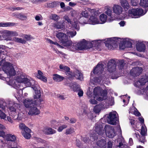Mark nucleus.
Here are the masks:
<instances>
[{
    "mask_svg": "<svg viewBox=\"0 0 148 148\" xmlns=\"http://www.w3.org/2000/svg\"><path fill=\"white\" fill-rule=\"evenodd\" d=\"M9 85L15 88L18 87L21 84H24L26 86H33L32 88L35 91L34 98V99L39 98L40 96V88L37 84H35V82L31 77L22 72H19L14 79H10L8 82Z\"/></svg>",
    "mask_w": 148,
    "mask_h": 148,
    "instance_id": "1",
    "label": "nucleus"
},
{
    "mask_svg": "<svg viewBox=\"0 0 148 148\" xmlns=\"http://www.w3.org/2000/svg\"><path fill=\"white\" fill-rule=\"evenodd\" d=\"M93 87L92 86H89L86 92V95L90 99L89 102L91 104H96L98 103L97 101H101L105 100L108 98L107 90H103L100 87H96L92 91Z\"/></svg>",
    "mask_w": 148,
    "mask_h": 148,
    "instance_id": "2",
    "label": "nucleus"
},
{
    "mask_svg": "<svg viewBox=\"0 0 148 148\" xmlns=\"http://www.w3.org/2000/svg\"><path fill=\"white\" fill-rule=\"evenodd\" d=\"M104 125V124H103ZM103 124H99L97 123L96 124L95 127V131L96 133H95L90 136V139L91 141H93L96 140L97 136H101L104 137L106 135L109 138H112L113 137L116 135V132L115 130H116V127H113V126L110 125H106L105 126L104 130H102V128L103 127Z\"/></svg>",
    "mask_w": 148,
    "mask_h": 148,
    "instance_id": "3",
    "label": "nucleus"
},
{
    "mask_svg": "<svg viewBox=\"0 0 148 148\" xmlns=\"http://www.w3.org/2000/svg\"><path fill=\"white\" fill-rule=\"evenodd\" d=\"M146 12V10L144 11L141 8H133L128 10L127 15L123 14L121 18L124 19L130 18H138L144 15Z\"/></svg>",
    "mask_w": 148,
    "mask_h": 148,
    "instance_id": "4",
    "label": "nucleus"
},
{
    "mask_svg": "<svg viewBox=\"0 0 148 148\" xmlns=\"http://www.w3.org/2000/svg\"><path fill=\"white\" fill-rule=\"evenodd\" d=\"M103 66L102 64H98L91 72V82L93 84L100 83L101 82V78L95 77L93 78V75L94 74H99L102 73L103 71Z\"/></svg>",
    "mask_w": 148,
    "mask_h": 148,
    "instance_id": "5",
    "label": "nucleus"
},
{
    "mask_svg": "<svg viewBox=\"0 0 148 148\" xmlns=\"http://www.w3.org/2000/svg\"><path fill=\"white\" fill-rule=\"evenodd\" d=\"M2 69L9 78L15 75L17 71L16 67L13 66L12 64L7 62L3 65Z\"/></svg>",
    "mask_w": 148,
    "mask_h": 148,
    "instance_id": "6",
    "label": "nucleus"
},
{
    "mask_svg": "<svg viewBox=\"0 0 148 148\" xmlns=\"http://www.w3.org/2000/svg\"><path fill=\"white\" fill-rule=\"evenodd\" d=\"M90 44V43L87 42L85 40L77 44L73 43L72 42V43L70 45V46L68 47V49L72 51H75L76 50L87 49L88 47L87 46Z\"/></svg>",
    "mask_w": 148,
    "mask_h": 148,
    "instance_id": "7",
    "label": "nucleus"
},
{
    "mask_svg": "<svg viewBox=\"0 0 148 148\" xmlns=\"http://www.w3.org/2000/svg\"><path fill=\"white\" fill-rule=\"evenodd\" d=\"M56 36L60 41L61 44L65 48L68 49L72 43V41L68 39L67 35L62 32H57Z\"/></svg>",
    "mask_w": 148,
    "mask_h": 148,
    "instance_id": "8",
    "label": "nucleus"
},
{
    "mask_svg": "<svg viewBox=\"0 0 148 148\" xmlns=\"http://www.w3.org/2000/svg\"><path fill=\"white\" fill-rule=\"evenodd\" d=\"M5 129V127L3 125L0 123V137H2L4 138L7 141L14 142L15 143L16 140V136L11 134L5 135L4 130Z\"/></svg>",
    "mask_w": 148,
    "mask_h": 148,
    "instance_id": "9",
    "label": "nucleus"
},
{
    "mask_svg": "<svg viewBox=\"0 0 148 148\" xmlns=\"http://www.w3.org/2000/svg\"><path fill=\"white\" fill-rule=\"evenodd\" d=\"M8 108L10 111L12 112V116L15 119H17L18 120H21L22 118L19 116L18 114L17 115L16 112V108H20V106L17 103H15L13 101H10L8 103Z\"/></svg>",
    "mask_w": 148,
    "mask_h": 148,
    "instance_id": "10",
    "label": "nucleus"
},
{
    "mask_svg": "<svg viewBox=\"0 0 148 148\" xmlns=\"http://www.w3.org/2000/svg\"><path fill=\"white\" fill-rule=\"evenodd\" d=\"M6 108V103L3 100H0V118L1 119H4L12 123L13 122V121L11 118L9 116H8L6 119V114L2 111V110H5Z\"/></svg>",
    "mask_w": 148,
    "mask_h": 148,
    "instance_id": "11",
    "label": "nucleus"
},
{
    "mask_svg": "<svg viewBox=\"0 0 148 148\" xmlns=\"http://www.w3.org/2000/svg\"><path fill=\"white\" fill-rule=\"evenodd\" d=\"M118 114L115 111L111 112L108 115L107 122L108 123L112 125H116L119 123L117 118Z\"/></svg>",
    "mask_w": 148,
    "mask_h": 148,
    "instance_id": "12",
    "label": "nucleus"
},
{
    "mask_svg": "<svg viewBox=\"0 0 148 148\" xmlns=\"http://www.w3.org/2000/svg\"><path fill=\"white\" fill-rule=\"evenodd\" d=\"M116 38H109L105 40L104 43L106 47L109 49L112 50L114 49L117 44V41Z\"/></svg>",
    "mask_w": 148,
    "mask_h": 148,
    "instance_id": "13",
    "label": "nucleus"
},
{
    "mask_svg": "<svg viewBox=\"0 0 148 148\" xmlns=\"http://www.w3.org/2000/svg\"><path fill=\"white\" fill-rule=\"evenodd\" d=\"M116 62L113 60H110L108 65V70L111 75L116 74Z\"/></svg>",
    "mask_w": 148,
    "mask_h": 148,
    "instance_id": "14",
    "label": "nucleus"
},
{
    "mask_svg": "<svg viewBox=\"0 0 148 148\" xmlns=\"http://www.w3.org/2000/svg\"><path fill=\"white\" fill-rule=\"evenodd\" d=\"M123 44L120 45V48L121 49H124L127 48H131L132 47V43L134 40L126 38L123 39Z\"/></svg>",
    "mask_w": 148,
    "mask_h": 148,
    "instance_id": "15",
    "label": "nucleus"
},
{
    "mask_svg": "<svg viewBox=\"0 0 148 148\" xmlns=\"http://www.w3.org/2000/svg\"><path fill=\"white\" fill-rule=\"evenodd\" d=\"M71 15L72 17H74L72 25V27L74 28L75 29L78 30L79 29V22L76 18H77V14L76 12L74 10H73L71 11Z\"/></svg>",
    "mask_w": 148,
    "mask_h": 148,
    "instance_id": "16",
    "label": "nucleus"
},
{
    "mask_svg": "<svg viewBox=\"0 0 148 148\" xmlns=\"http://www.w3.org/2000/svg\"><path fill=\"white\" fill-rule=\"evenodd\" d=\"M105 13L108 16V21L110 22L117 19V18L112 15L111 9L109 7H107L105 9Z\"/></svg>",
    "mask_w": 148,
    "mask_h": 148,
    "instance_id": "17",
    "label": "nucleus"
},
{
    "mask_svg": "<svg viewBox=\"0 0 148 148\" xmlns=\"http://www.w3.org/2000/svg\"><path fill=\"white\" fill-rule=\"evenodd\" d=\"M89 24L92 25H96L100 24L99 20L98 18L97 15L95 14V12L94 11V14H91L90 18L88 21Z\"/></svg>",
    "mask_w": 148,
    "mask_h": 148,
    "instance_id": "18",
    "label": "nucleus"
},
{
    "mask_svg": "<svg viewBox=\"0 0 148 148\" xmlns=\"http://www.w3.org/2000/svg\"><path fill=\"white\" fill-rule=\"evenodd\" d=\"M144 41H138L136 42V47L137 50L139 52H144L146 50L145 43Z\"/></svg>",
    "mask_w": 148,
    "mask_h": 148,
    "instance_id": "19",
    "label": "nucleus"
},
{
    "mask_svg": "<svg viewBox=\"0 0 148 148\" xmlns=\"http://www.w3.org/2000/svg\"><path fill=\"white\" fill-rule=\"evenodd\" d=\"M92 14H94V10L87 8L82 11L81 14L82 16L87 18L89 15L91 16Z\"/></svg>",
    "mask_w": 148,
    "mask_h": 148,
    "instance_id": "20",
    "label": "nucleus"
},
{
    "mask_svg": "<svg viewBox=\"0 0 148 148\" xmlns=\"http://www.w3.org/2000/svg\"><path fill=\"white\" fill-rule=\"evenodd\" d=\"M142 69L140 67H136L133 68L130 71V74L134 77L139 75L142 72Z\"/></svg>",
    "mask_w": 148,
    "mask_h": 148,
    "instance_id": "21",
    "label": "nucleus"
},
{
    "mask_svg": "<svg viewBox=\"0 0 148 148\" xmlns=\"http://www.w3.org/2000/svg\"><path fill=\"white\" fill-rule=\"evenodd\" d=\"M112 10L114 13L117 15H120L123 12V9L120 5H114L112 7Z\"/></svg>",
    "mask_w": 148,
    "mask_h": 148,
    "instance_id": "22",
    "label": "nucleus"
},
{
    "mask_svg": "<svg viewBox=\"0 0 148 148\" xmlns=\"http://www.w3.org/2000/svg\"><path fill=\"white\" fill-rule=\"evenodd\" d=\"M36 101L35 100H32L31 99H25L23 101L24 106L26 108H30L33 106L35 103Z\"/></svg>",
    "mask_w": 148,
    "mask_h": 148,
    "instance_id": "23",
    "label": "nucleus"
},
{
    "mask_svg": "<svg viewBox=\"0 0 148 148\" xmlns=\"http://www.w3.org/2000/svg\"><path fill=\"white\" fill-rule=\"evenodd\" d=\"M40 113L39 110L34 105L30 108L28 112V114L31 116L37 115Z\"/></svg>",
    "mask_w": 148,
    "mask_h": 148,
    "instance_id": "24",
    "label": "nucleus"
},
{
    "mask_svg": "<svg viewBox=\"0 0 148 148\" xmlns=\"http://www.w3.org/2000/svg\"><path fill=\"white\" fill-rule=\"evenodd\" d=\"M0 34H6L8 36H17L18 35V33L14 31H9L7 30H3L0 31Z\"/></svg>",
    "mask_w": 148,
    "mask_h": 148,
    "instance_id": "25",
    "label": "nucleus"
},
{
    "mask_svg": "<svg viewBox=\"0 0 148 148\" xmlns=\"http://www.w3.org/2000/svg\"><path fill=\"white\" fill-rule=\"evenodd\" d=\"M59 68L62 71H65L66 75L68 77L71 76V72L70 71V69L68 67L61 64H60Z\"/></svg>",
    "mask_w": 148,
    "mask_h": 148,
    "instance_id": "26",
    "label": "nucleus"
},
{
    "mask_svg": "<svg viewBox=\"0 0 148 148\" xmlns=\"http://www.w3.org/2000/svg\"><path fill=\"white\" fill-rule=\"evenodd\" d=\"M74 76L77 79L82 80L83 79V75L82 73L78 70H76L73 73H71V76L69 77H71Z\"/></svg>",
    "mask_w": 148,
    "mask_h": 148,
    "instance_id": "27",
    "label": "nucleus"
},
{
    "mask_svg": "<svg viewBox=\"0 0 148 148\" xmlns=\"http://www.w3.org/2000/svg\"><path fill=\"white\" fill-rule=\"evenodd\" d=\"M108 17L107 15L104 14H101L99 16L100 24H103L106 21H108Z\"/></svg>",
    "mask_w": 148,
    "mask_h": 148,
    "instance_id": "28",
    "label": "nucleus"
},
{
    "mask_svg": "<svg viewBox=\"0 0 148 148\" xmlns=\"http://www.w3.org/2000/svg\"><path fill=\"white\" fill-rule=\"evenodd\" d=\"M37 77L44 82H46L47 81V77L43 75V73L40 70L38 71Z\"/></svg>",
    "mask_w": 148,
    "mask_h": 148,
    "instance_id": "29",
    "label": "nucleus"
},
{
    "mask_svg": "<svg viewBox=\"0 0 148 148\" xmlns=\"http://www.w3.org/2000/svg\"><path fill=\"white\" fill-rule=\"evenodd\" d=\"M53 78L55 81L59 82L62 81L64 77L57 74H54L53 75Z\"/></svg>",
    "mask_w": 148,
    "mask_h": 148,
    "instance_id": "30",
    "label": "nucleus"
},
{
    "mask_svg": "<svg viewBox=\"0 0 148 148\" xmlns=\"http://www.w3.org/2000/svg\"><path fill=\"white\" fill-rule=\"evenodd\" d=\"M68 86L70 87L74 91H77L80 89V86L75 83H70L68 84Z\"/></svg>",
    "mask_w": 148,
    "mask_h": 148,
    "instance_id": "31",
    "label": "nucleus"
},
{
    "mask_svg": "<svg viewBox=\"0 0 148 148\" xmlns=\"http://www.w3.org/2000/svg\"><path fill=\"white\" fill-rule=\"evenodd\" d=\"M120 3L121 6L125 10H127L129 8L130 5L127 0H121Z\"/></svg>",
    "mask_w": 148,
    "mask_h": 148,
    "instance_id": "32",
    "label": "nucleus"
},
{
    "mask_svg": "<svg viewBox=\"0 0 148 148\" xmlns=\"http://www.w3.org/2000/svg\"><path fill=\"white\" fill-rule=\"evenodd\" d=\"M3 47L2 45L0 46V65L6 58V55L3 53V51L2 50L3 48Z\"/></svg>",
    "mask_w": 148,
    "mask_h": 148,
    "instance_id": "33",
    "label": "nucleus"
},
{
    "mask_svg": "<svg viewBox=\"0 0 148 148\" xmlns=\"http://www.w3.org/2000/svg\"><path fill=\"white\" fill-rule=\"evenodd\" d=\"M97 144L98 146L102 148H106V142L105 139H102L97 141Z\"/></svg>",
    "mask_w": 148,
    "mask_h": 148,
    "instance_id": "34",
    "label": "nucleus"
},
{
    "mask_svg": "<svg viewBox=\"0 0 148 148\" xmlns=\"http://www.w3.org/2000/svg\"><path fill=\"white\" fill-rule=\"evenodd\" d=\"M108 108V107L106 106L103 105V106H101L100 105H97L94 108V111L96 113L99 112L102 108Z\"/></svg>",
    "mask_w": 148,
    "mask_h": 148,
    "instance_id": "35",
    "label": "nucleus"
},
{
    "mask_svg": "<svg viewBox=\"0 0 148 148\" xmlns=\"http://www.w3.org/2000/svg\"><path fill=\"white\" fill-rule=\"evenodd\" d=\"M43 132L47 134H52L56 133V131L50 128H45L43 130Z\"/></svg>",
    "mask_w": 148,
    "mask_h": 148,
    "instance_id": "36",
    "label": "nucleus"
},
{
    "mask_svg": "<svg viewBox=\"0 0 148 148\" xmlns=\"http://www.w3.org/2000/svg\"><path fill=\"white\" fill-rule=\"evenodd\" d=\"M31 132V130L30 129V131L28 132L27 131H23L22 132V134L23 136L26 139H29L31 136L30 133Z\"/></svg>",
    "mask_w": 148,
    "mask_h": 148,
    "instance_id": "37",
    "label": "nucleus"
},
{
    "mask_svg": "<svg viewBox=\"0 0 148 148\" xmlns=\"http://www.w3.org/2000/svg\"><path fill=\"white\" fill-rule=\"evenodd\" d=\"M15 23H0V27L13 26L15 25Z\"/></svg>",
    "mask_w": 148,
    "mask_h": 148,
    "instance_id": "38",
    "label": "nucleus"
},
{
    "mask_svg": "<svg viewBox=\"0 0 148 148\" xmlns=\"http://www.w3.org/2000/svg\"><path fill=\"white\" fill-rule=\"evenodd\" d=\"M139 5L144 8L148 7V0H140Z\"/></svg>",
    "mask_w": 148,
    "mask_h": 148,
    "instance_id": "39",
    "label": "nucleus"
},
{
    "mask_svg": "<svg viewBox=\"0 0 148 148\" xmlns=\"http://www.w3.org/2000/svg\"><path fill=\"white\" fill-rule=\"evenodd\" d=\"M13 40L16 42L22 44L25 43L26 42L25 39L18 37H14Z\"/></svg>",
    "mask_w": 148,
    "mask_h": 148,
    "instance_id": "40",
    "label": "nucleus"
},
{
    "mask_svg": "<svg viewBox=\"0 0 148 148\" xmlns=\"http://www.w3.org/2000/svg\"><path fill=\"white\" fill-rule=\"evenodd\" d=\"M54 26L58 29H63L64 28V26L63 24L59 22L54 24Z\"/></svg>",
    "mask_w": 148,
    "mask_h": 148,
    "instance_id": "41",
    "label": "nucleus"
},
{
    "mask_svg": "<svg viewBox=\"0 0 148 148\" xmlns=\"http://www.w3.org/2000/svg\"><path fill=\"white\" fill-rule=\"evenodd\" d=\"M125 63L123 60L119 61L118 63V67L119 70H122L124 69Z\"/></svg>",
    "mask_w": 148,
    "mask_h": 148,
    "instance_id": "42",
    "label": "nucleus"
},
{
    "mask_svg": "<svg viewBox=\"0 0 148 148\" xmlns=\"http://www.w3.org/2000/svg\"><path fill=\"white\" fill-rule=\"evenodd\" d=\"M19 127L20 129L22 131H27L28 132L30 131V129L23 123H21L19 124Z\"/></svg>",
    "mask_w": 148,
    "mask_h": 148,
    "instance_id": "43",
    "label": "nucleus"
},
{
    "mask_svg": "<svg viewBox=\"0 0 148 148\" xmlns=\"http://www.w3.org/2000/svg\"><path fill=\"white\" fill-rule=\"evenodd\" d=\"M133 108L134 111H132V109H130L129 113L134 114L136 116H139L140 114V113L135 108L133 107Z\"/></svg>",
    "mask_w": 148,
    "mask_h": 148,
    "instance_id": "44",
    "label": "nucleus"
},
{
    "mask_svg": "<svg viewBox=\"0 0 148 148\" xmlns=\"http://www.w3.org/2000/svg\"><path fill=\"white\" fill-rule=\"evenodd\" d=\"M66 34L67 35V36H68L69 37L73 38L76 35V32L75 31L69 30L67 32Z\"/></svg>",
    "mask_w": 148,
    "mask_h": 148,
    "instance_id": "45",
    "label": "nucleus"
},
{
    "mask_svg": "<svg viewBox=\"0 0 148 148\" xmlns=\"http://www.w3.org/2000/svg\"><path fill=\"white\" fill-rule=\"evenodd\" d=\"M122 98H123V101L125 103V105H127L130 100V96L126 95H123L121 96Z\"/></svg>",
    "mask_w": 148,
    "mask_h": 148,
    "instance_id": "46",
    "label": "nucleus"
},
{
    "mask_svg": "<svg viewBox=\"0 0 148 148\" xmlns=\"http://www.w3.org/2000/svg\"><path fill=\"white\" fill-rule=\"evenodd\" d=\"M147 132V128L144 124H142L141 134L142 135L144 136L146 134Z\"/></svg>",
    "mask_w": 148,
    "mask_h": 148,
    "instance_id": "47",
    "label": "nucleus"
},
{
    "mask_svg": "<svg viewBox=\"0 0 148 148\" xmlns=\"http://www.w3.org/2000/svg\"><path fill=\"white\" fill-rule=\"evenodd\" d=\"M148 81V79L147 78H142L140 80L138 81L137 83L140 84L141 85H144L145 83Z\"/></svg>",
    "mask_w": 148,
    "mask_h": 148,
    "instance_id": "48",
    "label": "nucleus"
},
{
    "mask_svg": "<svg viewBox=\"0 0 148 148\" xmlns=\"http://www.w3.org/2000/svg\"><path fill=\"white\" fill-rule=\"evenodd\" d=\"M74 129L73 128H68L66 130L65 134L66 135L71 134L74 132Z\"/></svg>",
    "mask_w": 148,
    "mask_h": 148,
    "instance_id": "49",
    "label": "nucleus"
},
{
    "mask_svg": "<svg viewBox=\"0 0 148 148\" xmlns=\"http://www.w3.org/2000/svg\"><path fill=\"white\" fill-rule=\"evenodd\" d=\"M1 148H21V147L19 146L10 147L7 144H3L2 145Z\"/></svg>",
    "mask_w": 148,
    "mask_h": 148,
    "instance_id": "50",
    "label": "nucleus"
},
{
    "mask_svg": "<svg viewBox=\"0 0 148 148\" xmlns=\"http://www.w3.org/2000/svg\"><path fill=\"white\" fill-rule=\"evenodd\" d=\"M50 18L52 20L57 21L60 18L59 16L56 14H52L50 16Z\"/></svg>",
    "mask_w": 148,
    "mask_h": 148,
    "instance_id": "51",
    "label": "nucleus"
},
{
    "mask_svg": "<svg viewBox=\"0 0 148 148\" xmlns=\"http://www.w3.org/2000/svg\"><path fill=\"white\" fill-rule=\"evenodd\" d=\"M18 18L22 20H26L27 19V17L23 14H20L18 15Z\"/></svg>",
    "mask_w": 148,
    "mask_h": 148,
    "instance_id": "52",
    "label": "nucleus"
},
{
    "mask_svg": "<svg viewBox=\"0 0 148 148\" xmlns=\"http://www.w3.org/2000/svg\"><path fill=\"white\" fill-rule=\"evenodd\" d=\"M23 36L24 38L27 41L30 40L32 39H33V37L30 35L23 34Z\"/></svg>",
    "mask_w": 148,
    "mask_h": 148,
    "instance_id": "53",
    "label": "nucleus"
},
{
    "mask_svg": "<svg viewBox=\"0 0 148 148\" xmlns=\"http://www.w3.org/2000/svg\"><path fill=\"white\" fill-rule=\"evenodd\" d=\"M67 125L65 124H63L60 126L58 129V132H62V130L67 128Z\"/></svg>",
    "mask_w": 148,
    "mask_h": 148,
    "instance_id": "54",
    "label": "nucleus"
},
{
    "mask_svg": "<svg viewBox=\"0 0 148 148\" xmlns=\"http://www.w3.org/2000/svg\"><path fill=\"white\" fill-rule=\"evenodd\" d=\"M139 0H131V3L132 5L133 6H136L138 4Z\"/></svg>",
    "mask_w": 148,
    "mask_h": 148,
    "instance_id": "55",
    "label": "nucleus"
},
{
    "mask_svg": "<svg viewBox=\"0 0 148 148\" xmlns=\"http://www.w3.org/2000/svg\"><path fill=\"white\" fill-rule=\"evenodd\" d=\"M35 19L37 21H39L42 20V18L41 15H36L35 17Z\"/></svg>",
    "mask_w": 148,
    "mask_h": 148,
    "instance_id": "56",
    "label": "nucleus"
},
{
    "mask_svg": "<svg viewBox=\"0 0 148 148\" xmlns=\"http://www.w3.org/2000/svg\"><path fill=\"white\" fill-rule=\"evenodd\" d=\"M64 19H65L66 21H67L68 23H70V24L72 25L73 23H72L71 22V21L68 16L67 15L65 16L64 17Z\"/></svg>",
    "mask_w": 148,
    "mask_h": 148,
    "instance_id": "57",
    "label": "nucleus"
},
{
    "mask_svg": "<svg viewBox=\"0 0 148 148\" xmlns=\"http://www.w3.org/2000/svg\"><path fill=\"white\" fill-rule=\"evenodd\" d=\"M78 91V95L79 97H81L83 96V92L80 89Z\"/></svg>",
    "mask_w": 148,
    "mask_h": 148,
    "instance_id": "58",
    "label": "nucleus"
},
{
    "mask_svg": "<svg viewBox=\"0 0 148 148\" xmlns=\"http://www.w3.org/2000/svg\"><path fill=\"white\" fill-rule=\"evenodd\" d=\"M53 44L57 46L58 47L63 48V46H61L59 45L58 42H54Z\"/></svg>",
    "mask_w": 148,
    "mask_h": 148,
    "instance_id": "59",
    "label": "nucleus"
},
{
    "mask_svg": "<svg viewBox=\"0 0 148 148\" xmlns=\"http://www.w3.org/2000/svg\"><path fill=\"white\" fill-rule=\"evenodd\" d=\"M119 24L120 25V26L123 27L125 25V22L124 21H121L119 23Z\"/></svg>",
    "mask_w": 148,
    "mask_h": 148,
    "instance_id": "60",
    "label": "nucleus"
},
{
    "mask_svg": "<svg viewBox=\"0 0 148 148\" xmlns=\"http://www.w3.org/2000/svg\"><path fill=\"white\" fill-rule=\"evenodd\" d=\"M145 138L144 136H141L139 140L142 143H144L145 141Z\"/></svg>",
    "mask_w": 148,
    "mask_h": 148,
    "instance_id": "61",
    "label": "nucleus"
},
{
    "mask_svg": "<svg viewBox=\"0 0 148 148\" xmlns=\"http://www.w3.org/2000/svg\"><path fill=\"white\" fill-rule=\"evenodd\" d=\"M58 97L59 99H64L66 98V97L63 95H58Z\"/></svg>",
    "mask_w": 148,
    "mask_h": 148,
    "instance_id": "62",
    "label": "nucleus"
},
{
    "mask_svg": "<svg viewBox=\"0 0 148 148\" xmlns=\"http://www.w3.org/2000/svg\"><path fill=\"white\" fill-rule=\"evenodd\" d=\"M76 120L73 118L71 119L70 121V122L71 123H75Z\"/></svg>",
    "mask_w": 148,
    "mask_h": 148,
    "instance_id": "63",
    "label": "nucleus"
},
{
    "mask_svg": "<svg viewBox=\"0 0 148 148\" xmlns=\"http://www.w3.org/2000/svg\"><path fill=\"white\" fill-rule=\"evenodd\" d=\"M108 147L109 148H111L112 145V143L111 141H109L108 143Z\"/></svg>",
    "mask_w": 148,
    "mask_h": 148,
    "instance_id": "64",
    "label": "nucleus"
}]
</instances>
